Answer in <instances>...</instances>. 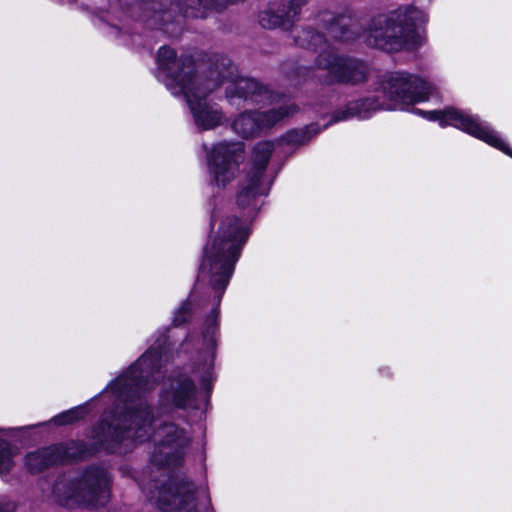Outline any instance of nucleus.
I'll list each match as a JSON object with an SVG mask.
<instances>
[{
    "label": "nucleus",
    "instance_id": "nucleus-1",
    "mask_svg": "<svg viewBox=\"0 0 512 512\" xmlns=\"http://www.w3.org/2000/svg\"><path fill=\"white\" fill-rule=\"evenodd\" d=\"M166 346L167 337L162 334L107 387L118 404L112 422L102 421L94 431V439L101 449L111 453H126L136 443L152 439L149 464L135 477L141 491L162 512H199L195 485L164 470L183 463L189 437L176 424L159 422L143 400L162 377V363L168 359Z\"/></svg>",
    "mask_w": 512,
    "mask_h": 512
},
{
    "label": "nucleus",
    "instance_id": "nucleus-2",
    "mask_svg": "<svg viewBox=\"0 0 512 512\" xmlns=\"http://www.w3.org/2000/svg\"><path fill=\"white\" fill-rule=\"evenodd\" d=\"M274 148L271 141H261L254 146L251 167L239 182L236 195V204L243 211L242 216L223 218L214 238L204 248L197 283H209L217 306L249 236L248 221L258 209L259 197L269 192L270 183L266 181L264 173Z\"/></svg>",
    "mask_w": 512,
    "mask_h": 512
},
{
    "label": "nucleus",
    "instance_id": "nucleus-3",
    "mask_svg": "<svg viewBox=\"0 0 512 512\" xmlns=\"http://www.w3.org/2000/svg\"><path fill=\"white\" fill-rule=\"evenodd\" d=\"M315 21L338 42L348 43L363 36L367 45L386 53H397L413 50L422 44L424 38L419 27L428 21V17L413 5H402L372 16L365 26L348 9L340 14L321 11Z\"/></svg>",
    "mask_w": 512,
    "mask_h": 512
},
{
    "label": "nucleus",
    "instance_id": "nucleus-4",
    "mask_svg": "<svg viewBox=\"0 0 512 512\" xmlns=\"http://www.w3.org/2000/svg\"><path fill=\"white\" fill-rule=\"evenodd\" d=\"M378 98H366L350 105L346 111L335 116L334 122L358 115L367 117L366 112L376 110H406L408 107L428 101L437 94V87L418 75L393 72L383 76L379 82Z\"/></svg>",
    "mask_w": 512,
    "mask_h": 512
},
{
    "label": "nucleus",
    "instance_id": "nucleus-5",
    "mask_svg": "<svg viewBox=\"0 0 512 512\" xmlns=\"http://www.w3.org/2000/svg\"><path fill=\"white\" fill-rule=\"evenodd\" d=\"M153 74L173 95L185 97L199 129L209 130L220 125L222 113L216 104L207 102L206 96L222 81L200 80L194 66H156Z\"/></svg>",
    "mask_w": 512,
    "mask_h": 512
},
{
    "label": "nucleus",
    "instance_id": "nucleus-6",
    "mask_svg": "<svg viewBox=\"0 0 512 512\" xmlns=\"http://www.w3.org/2000/svg\"><path fill=\"white\" fill-rule=\"evenodd\" d=\"M112 480L108 470L90 466L75 476L59 477L52 489L54 500L61 506L97 508L111 497Z\"/></svg>",
    "mask_w": 512,
    "mask_h": 512
},
{
    "label": "nucleus",
    "instance_id": "nucleus-7",
    "mask_svg": "<svg viewBox=\"0 0 512 512\" xmlns=\"http://www.w3.org/2000/svg\"><path fill=\"white\" fill-rule=\"evenodd\" d=\"M218 338V309L213 308L205 319L201 332L188 335L182 344L186 352L193 353V373L205 387L214 379L213 369Z\"/></svg>",
    "mask_w": 512,
    "mask_h": 512
},
{
    "label": "nucleus",
    "instance_id": "nucleus-8",
    "mask_svg": "<svg viewBox=\"0 0 512 512\" xmlns=\"http://www.w3.org/2000/svg\"><path fill=\"white\" fill-rule=\"evenodd\" d=\"M415 112L430 121H438L440 126H453L502 151L512 158V150L501 138L499 133L492 127L480 120L477 115L448 107L443 110L423 111L416 109Z\"/></svg>",
    "mask_w": 512,
    "mask_h": 512
},
{
    "label": "nucleus",
    "instance_id": "nucleus-9",
    "mask_svg": "<svg viewBox=\"0 0 512 512\" xmlns=\"http://www.w3.org/2000/svg\"><path fill=\"white\" fill-rule=\"evenodd\" d=\"M244 159L242 142H220L207 154L208 171L211 182L218 187L231 183L239 171Z\"/></svg>",
    "mask_w": 512,
    "mask_h": 512
},
{
    "label": "nucleus",
    "instance_id": "nucleus-10",
    "mask_svg": "<svg viewBox=\"0 0 512 512\" xmlns=\"http://www.w3.org/2000/svg\"><path fill=\"white\" fill-rule=\"evenodd\" d=\"M233 67L234 66H211L209 70L211 76H220V78L212 81V83H218L219 81H222V84L226 82L229 83L226 87L227 97L251 100L256 104L266 100L274 101V93L267 87L261 85L254 79L234 76L231 71ZM219 85H221V83Z\"/></svg>",
    "mask_w": 512,
    "mask_h": 512
},
{
    "label": "nucleus",
    "instance_id": "nucleus-11",
    "mask_svg": "<svg viewBox=\"0 0 512 512\" xmlns=\"http://www.w3.org/2000/svg\"><path fill=\"white\" fill-rule=\"evenodd\" d=\"M298 111L294 103L283 104L266 112H244L233 122V130L244 138H252L271 129Z\"/></svg>",
    "mask_w": 512,
    "mask_h": 512
},
{
    "label": "nucleus",
    "instance_id": "nucleus-12",
    "mask_svg": "<svg viewBox=\"0 0 512 512\" xmlns=\"http://www.w3.org/2000/svg\"><path fill=\"white\" fill-rule=\"evenodd\" d=\"M307 0H280L258 13V22L262 28L289 31L298 20L302 7Z\"/></svg>",
    "mask_w": 512,
    "mask_h": 512
},
{
    "label": "nucleus",
    "instance_id": "nucleus-13",
    "mask_svg": "<svg viewBox=\"0 0 512 512\" xmlns=\"http://www.w3.org/2000/svg\"><path fill=\"white\" fill-rule=\"evenodd\" d=\"M297 46L316 52L315 64H364L361 61L340 55L334 47L327 43L322 33L310 28H303L294 37Z\"/></svg>",
    "mask_w": 512,
    "mask_h": 512
},
{
    "label": "nucleus",
    "instance_id": "nucleus-14",
    "mask_svg": "<svg viewBox=\"0 0 512 512\" xmlns=\"http://www.w3.org/2000/svg\"><path fill=\"white\" fill-rule=\"evenodd\" d=\"M161 402L182 409L195 407L196 388L193 381L182 374L171 377L161 392Z\"/></svg>",
    "mask_w": 512,
    "mask_h": 512
},
{
    "label": "nucleus",
    "instance_id": "nucleus-15",
    "mask_svg": "<svg viewBox=\"0 0 512 512\" xmlns=\"http://www.w3.org/2000/svg\"><path fill=\"white\" fill-rule=\"evenodd\" d=\"M224 55L215 51H200L193 49L181 53L168 45L161 46L156 54V64H224Z\"/></svg>",
    "mask_w": 512,
    "mask_h": 512
},
{
    "label": "nucleus",
    "instance_id": "nucleus-16",
    "mask_svg": "<svg viewBox=\"0 0 512 512\" xmlns=\"http://www.w3.org/2000/svg\"><path fill=\"white\" fill-rule=\"evenodd\" d=\"M329 84H357L367 78V66H327Z\"/></svg>",
    "mask_w": 512,
    "mask_h": 512
},
{
    "label": "nucleus",
    "instance_id": "nucleus-17",
    "mask_svg": "<svg viewBox=\"0 0 512 512\" xmlns=\"http://www.w3.org/2000/svg\"><path fill=\"white\" fill-rule=\"evenodd\" d=\"M59 454L53 446L28 453L25 465L31 472H40L50 466L59 464Z\"/></svg>",
    "mask_w": 512,
    "mask_h": 512
},
{
    "label": "nucleus",
    "instance_id": "nucleus-18",
    "mask_svg": "<svg viewBox=\"0 0 512 512\" xmlns=\"http://www.w3.org/2000/svg\"><path fill=\"white\" fill-rule=\"evenodd\" d=\"M57 454H59V464L73 460H78L90 454L86 445L80 441H71L66 444L53 445Z\"/></svg>",
    "mask_w": 512,
    "mask_h": 512
},
{
    "label": "nucleus",
    "instance_id": "nucleus-19",
    "mask_svg": "<svg viewBox=\"0 0 512 512\" xmlns=\"http://www.w3.org/2000/svg\"><path fill=\"white\" fill-rule=\"evenodd\" d=\"M15 452L10 443L0 437V474H8L14 467Z\"/></svg>",
    "mask_w": 512,
    "mask_h": 512
},
{
    "label": "nucleus",
    "instance_id": "nucleus-20",
    "mask_svg": "<svg viewBox=\"0 0 512 512\" xmlns=\"http://www.w3.org/2000/svg\"><path fill=\"white\" fill-rule=\"evenodd\" d=\"M313 130L314 134L317 133V131L314 129L313 126L307 127L306 130H292L285 137L281 139V141H285L288 144L293 145H301L305 143L310 137V131Z\"/></svg>",
    "mask_w": 512,
    "mask_h": 512
},
{
    "label": "nucleus",
    "instance_id": "nucleus-21",
    "mask_svg": "<svg viewBox=\"0 0 512 512\" xmlns=\"http://www.w3.org/2000/svg\"><path fill=\"white\" fill-rule=\"evenodd\" d=\"M83 411L80 409H71L55 416L52 421L56 425H65L73 423L82 417Z\"/></svg>",
    "mask_w": 512,
    "mask_h": 512
},
{
    "label": "nucleus",
    "instance_id": "nucleus-22",
    "mask_svg": "<svg viewBox=\"0 0 512 512\" xmlns=\"http://www.w3.org/2000/svg\"><path fill=\"white\" fill-rule=\"evenodd\" d=\"M191 312L190 301L184 302L175 312L173 323L174 325H181L186 322Z\"/></svg>",
    "mask_w": 512,
    "mask_h": 512
},
{
    "label": "nucleus",
    "instance_id": "nucleus-23",
    "mask_svg": "<svg viewBox=\"0 0 512 512\" xmlns=\"http://www.w3.org/2000/svg\"><path fill=\"white\" fill-rule=\"evenodd\" d=\"M17 505L14 501L4 499L0 501V512H16Z\"/></svg>",
    "mask_w": 512,
    "mask_h": 512
},
{
    "label": "nucleus",
    "instance_id": "nucleus-24",
    "mask_svg": "<svg viewBox=\"0 0 512 512\" xmlns=\"http://www.w3.org/2000/svg\"><path fill=\"white\" fill-rule=\"evenodd\" d=\"M215 217H216V215H215V214H213V215H212V217H211V227H213V226H214Z\"/></svg>",
    "mask_w": 512,
    "mask_h": 512
}]
</instances>
